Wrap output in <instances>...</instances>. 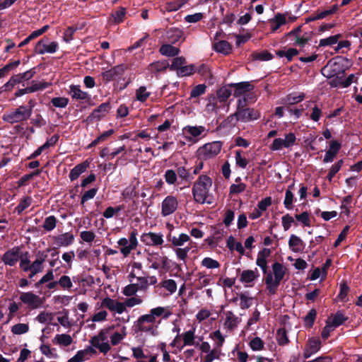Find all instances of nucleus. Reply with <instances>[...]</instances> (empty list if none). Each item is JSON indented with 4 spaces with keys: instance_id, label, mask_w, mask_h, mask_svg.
<instances>
[{
    "instance_id": "nucleus-21",
    "label": "nucleus",
    "mask_w": 362,
    "mask_h": 362,
    "mask_svg": "<svg viewBox=\"0 0 362 362\" xmlns=\"http://www.w3.org/2000/svg\"><path fill=\"white\" fill-rule=\"evenodd\" d=\"M20 257V249L15 247L6 251L2 256L1 260L5 265L14 266Z\"/></svg>"
},
{
    "instance_id": "nucleus-9",
    "label": "nucleus",
    "mask_w": 362,
    "mask_h": 362,
    "mask_svg": "<svg viewBox=\"0 0 362 362\" xmlns=\"http://www.w3.org/2000/svg\"><path fill=\"white\" fill-rule=\"evenodd\" d=\"M296 141V136L295 134L290 132L288 134H285L284 139L282 138H276L275 139L272 144L270 145L269 148L272 151H281L282 148H289L292 147Z\"/></svg>"
},
{
    "instance_id": "nucleus-12",
    "label": "nucleus",
    "mask_w": 362,
    "mask_h": 362,
    "mask_svg": "<svg viewBox=\"0 0 362 362\" xmlns=\"http://www.w3.org/2000/svg\"><path fill=\"white\" fill-rule=\"evenodd\" d=\"M141 241L146 246L158 247L164 243L161 233L148 232L141 235Z\"/></svg>"
},
{
    "instance_id": "nucleus-31",
    "label": "nucleus",
    "mask_w": 362,
    "mask_h": 362,
    "mask_svg": "<svg viewBox=\"0 0 362 362\" xmlns=\"http://www.w3.org/2000/svg\"><path fill=\"white\" fill-rule=\"evenodd\" d=\"M270 255V250L264 248L262 251L259 252L256 260V264L259 266L263 271L264 273L267 272V258Z\"/></svg>"
},
{
    "instance_id": "nucleus-20",
    "label": "nucleus",
    "mask_w": 362,
    "mask_h": 362,
    "mask_svg": "<svg viewBox=\"0 0 362 362\" xmlns=\"http://www.w3.org/2000/svg\"><path fill=\"white\" fill-rule=\"evenodd\" d=\"M180 336L182 339V346H195L199 345V341H197V337L196 336L195 327H192L189 330L182 332Z\"/></svg>"
},
{
    "instance_id": "nucleus-64",
    "label": "nucleus",
    "mask_w": 362,
    "mask_h": 362,
    "mask_svg": "<svg viewBox=\"0 0 362 362\" xmlns=\"http://www.w3.org/2000/svg\"><path fill=\"white\" fill-rule=\"evenodd\" d=\"M185 64V58L182 57H175L173 59V62L170 66V70L175 71L176 73H177L180 69H181Z\"/></svg>"
},
{
    "instance_id": "nucleus-33",
    "label": "nucleus",
    "mask_w": 362,
    "mask_h": 362,
    "mask_svg": "<svg viewBox=\"0 0 362 362\" xmlns=\"http://www.w3.org/2000/svg\"><path fill=\"white\" fill-rule=\"evenodd\" d=\"M93 351L91 347H88L83 350H79L77 353L68 360L67 362H83L88 360L90 353Z\"/></svg>"
},
{
    "instance_id": "nucleus-15",
    "label": "nucleus",
    "mask_w": 362,
    "mask_h": 362,
    "mask_svg": "<svg viewBox=\"0 0 362 362\" xmlns=\"http://www.w3.org/2000/svg\"><path fill=\"white\" fill-rule=\"evenodd\" d=\"M183 134L185 135L188 141L198 140L199 137L204 132H206L204 126H186L182 129Z\"/></svg>"
},
{
    "instance_id": "nucleus-17",
    "label": "nucleus",
    "mask_w": 362,
    "mask_h": 362,
    "mask_svg": "<svg viewBox=\"0 0 362 362\" xmlns=\"http://www.w3.org/2000/svg\"><path fill=\"white\" fill-rule=\"evenodd\" d=\"M148 259L151 262V267L153 269H164L168 265V258L157 252L151 254Z\"/></svg>"
},
{
    "instance_id": "nucleus-1",
    "label": "nucleus",
    "mask_w": 362,
    "mask_h": 362,
    "mask_svg": "<svg viewBox=\"0 0 362 362\" xmlns=\"http://www.w3.org/2000/svg\"><path fill=\"white\" fill-rule=\"evenodd\" d=\"M171 315L172 311L169 306H158L151 308L148 313L139 316L134 322V326L136 331L156 337L158 334V325L160 324V320H157V318L167 320Z\"/></svg>"
},
{
    "instance_id": "nucleus-62",
    "label": "nucleus",
    "mask_w": 362,
    "mask_h": 362,
    "mask_svg": "<svg viewBox=\"0 0 362 362\" xmlns=\"http://www.w3.org/2000/svg\"><path fill=\"white\" fill-rule=\"evenodd\" d=\"M69 98L66 97H55L52 98L51 103L55 107L64 108L69 104Z\"/></svg>"
},
{
    "instance_id": "nucleus-27",
    "label": "nucleus",
    "mask_w": 362,
    "mask_h": 362,
    "mask_svg": "<svg viewBox=\"0 0 362 362\" xmlns=\"http://www.w3.org/2000/svg\"><path fill=\"white\" fill-rule=\"evenodd\" d=\"M73 341L72 337L68 334H57L52 339V343L60 347L69 346Z\"/></svg>"
},
{
    "instance_id": "nucleus-55",
    "label": "nucleus",
    "mask_w": 362,
    "mask_h": 362,
    "mask_svg": "<svg viewBox=\"0 0 362 362\" xmlns=\"http://www.w3.org/2000/svg\"><path fill=\"white\" fill-rule=\"evenodd\" d=\"M54 318L53 313L47 312V311H42L40 312L37 317H35V320L41 323V324H45V323H50Z\"/></svg>"
},
{
    "instance_id": "nucleus-45",
    "label": "nucleus",
    "mask_w": 362,
    "mask_h": 362,
    "mask_svg": "<svg viewBox=\"0 0 362 362\" xmlns=\"http://www.w3.org/2000/svg\"><path fill=\"white\" fill-rule=\"evenodd\" d=\"M197 276L198 285L200 288L209 285L213 280V278L210 274H206L203 272H198Z\"/></svg>"
},
{
    "instance_id": "nucleus-35",
    "label": "nucleus",
    "mask_w": 362,
    "mask_h": 362,
    "mask_svg": "<svg viewBox=\"0 0 362 362\" xmlns=\"http://www.w3.org/2000/svg\"><path fill=\"white\" fill-rule=\"evenodd\" d=\"M182 36V31L177 28H171L168 30L165 40L170 43L177 42Z\"/></svg>"
},
{
    "instance_id": "nucleus-10",
    "label": "nucleus",
    "mask_w": 362,
    "mask_h": 362,
    "mask_svg": "<svg viewBox=\"0 0 362 362\" xmlns=\"http://www.w3.org/2000/svg\"><path fill=\"white\" fill-rule=\"evenodd\" d=\"M21 301L30 309H36L42 306L44 303L43 298L34 293L23 292L20 296Z\"/></svg>"
},
{
    "instance_id": "nucleus-61",
    "label": "nucleus",
    "mask_w": 362,
    "mask_h": 362,
    "mask_svg": "<svg viewBox=\"0 0 362 362\" xmlns=\"http://www.w3.org/2000/svg\"><path fill=\"white\" fill-rule=\"evenodd\" d=\"M57 226V218L54 216H49L45 218L44 223L42 225L43 228L46 231H52Z\"/></svg>"
},
{
    "instance_id": "nucleus-40",
    "label": "nucleus",
    "mask_w": 362,
    "mask_h": 362,
    "mask_svg": "<svg viewBox=\"0 0 362 362\" xmlns=\"http://www.w3.org/2000/svg\"><path fill=\"white\" fill-rule=\"evenodd\" d=\"M88 168V164L86 163H80L76 165L69 173V178L71 181L77 179L83 173H84Z\"/></svg>"
},
{
    "instance_id": "nucleus-22",
    "label": "nucleus",
    "mask_w": 362,
    "mask_h": 362,
    "mask_svg": "<svg viewBox=\"0 0 362 362\" xmlns=\"http://www.w3.org/2000/svg\"><path fill=\"white\" fill-rule=\"evenodd\" d=\"M321 341L317 338H311L308 340L303 351V357L308 358L320 351Z\"/></svg>"
},
{
    "instance_id": "nucleus-52",
    "label": "nucleus",
    "mask_w": 362,
    "mask_h": 362,
    "mask_svg": "<svg viewBox=\"0 0 362 362\" xmlns=\"http://www.w3.org/2000/svg\"><path fill=\"white\" fill-rule=\"evenodd\" d=\"M33 202V199L30 197H23L18 206L16 207L15 211L21 214L24 210L28 208Z\"/></svg>"
},
{
    "instance_id": "nucleus-5",
    "label": "nucleus",
    "mask_w": 362,
    "mask_h": 362,
    "mask_svg": "<svg viewBox=\"0 0 362 362\" xmlns=\"http://www.w3.org/2000/svg\"><path fill=\"white\" fill-rule=\"evenodd\" d=\"M113 326H110L101 329L98 333L93 336L90 340L91 345L104 354H106L111 349V345L109 342V339L110 332L113 329Z\"/></svg>"
},
{
    "instance_id": "nucleus-49",
    "label": "nucleus",
    "mask_w": 362,
    "mask_h": 362,
    "mask_svg": "<svg viewBox=\"0 0 362 362\" xmlns=\"http://www.w3.org/2000/svg\"><path fill=\"white\" fill-rule=\"evenodd\" d=\"M346 320V317H345L341 313L338 312L332 317L329 318L327 322H328L334 328H337L342 325Z\"/></svg>"
},
{
    "instance_id": "nucleus-25",
    "label": "nucleus",
    "mask_w": 362,
    "mask_h": 362,
    "mask_svg": "<svg viewBox=\"0 0 362 362\" xmlns=\"http://www.w3.org/2000/svg\"><path fill=\"white\" fill-rule=\"evenodd\" d=\"M74 235L67 232L53 237L54 243L58 247H68L74 243Z\"/></svg>"
},
{
    "instance_id": "nucleus-32",
    "label": "nucleus",
    "mask_w": 362,
    "mask_h": 362,
    "mask_svg": "<svg viewBox=\"0 0 362 362\" xmlns=\"http://www.w3.org/2000/svg\"><path fill=\"white\" fill-rule=\"evenodd\" d=\"M69 93L72 98L76 100H88L89 99L88 93L81 90L79 86H70Z\"/></svg>"
},
{
    "instance_id": "nucleus-60",
    "label": "nucleus",
    "mask_w": 362,
    "mask_h": 362,
    "mask_svg": "<svg viewBox=\"0 0 362 362\" xmlns=\"http://www.w3.org/2000/svg\"><path fill=\"white\" fill-rule=\"evenodd\" d=\"M51 83L45 81H33L31 86H28L30 90V93H34L38 90H42L48 88Z\"/></svg>"
},
{
    "instance_id": "nucleus-18",
    "label": "nucleus",
    "mask_w": 362,
    "mask_h": 362,
    "mask_svg": "<svg viewBox=\"0 0 362 362\" xmlns=\"http://www.w3.org/2000/svg\"><path fill=\"white\" fill-rule=\"evenodd\" d=\"M231 86L235 87L233 93L235 97H252L250 91L253 89V86L249 82L233 83Z\"/></svg>"
},
{
    "instance_id": "nucleus-8",
    "label": "nucleus",
    "mask_w": 362,
    "mask_h": 362,
    "mask_svg": "<svg viewBox=\"0 0 362 362\" xmlns=\"http://www.w3.org/2000/svg\"><path fill=\"white\" fill-rule=\"evenodd\" d=\"M136 236L137 232L134 230L131 232L129 240L126 238L118 240L117 244L121 247L120 252L124 257H128L131 252L137 247L139 243Z\"/></svg>"
},
{
    "instance_id": "nucleus-59",
    "label": "nucleus",
    "mask_w": 362,
    "mask_h": 362,
    "mask_svg": "<svg viewBox=\"0 0 362 362\" xmlns=\"http://www.w3.org/2000/svg\"><path fill=\"white\" fill-rule=\"evenodd\" d=\"M210 337L211 339L216 340L214 346L221 349V347L223 346L225 341V337L221 334V331H214L210 334Z\"/></svg>"
},
{
    "instance_id": "nucleus-3",
    "label": "nucleus",
    "mask_w": 362,
    "mask_h": 362,
    "mask_svg": "<svg viewBox=\"0 0 362 362\" xmlns=\"http://www.w3.org/2000/svg\"><path fill=\"white\" fill-rule=\"evenodd\" d=\"M167 240L171 243V247L177 259L185 262L192 246L190 236L182 233L177 235H173L170 233L167 235Z\"/></svg>"
},
{
    "instance_id": "nucleus-47",
    "label": "nucleus",
    "mask_w": 362,
    "mask_h": 362,
    "mask_svg": "<svg viewBox=\"0 0 362 362\" xmlns=\"http://www.w3.org/2000/svg\"><path fill=\"white\" fill-rule=\"evenodd\" d=\"M304 98L305 94L303 93L298 95L290 94L283 99L282 103L284 105H293L301 102Z\"/></svg>"
},
{
    "instance_id": "nucleus-2",
    "label": "nucleus",
    "mask_w": 362,
    "mask_h": 362,
    "mask_svg": "<svg viewBox=\"0 0 362 362\" xmlns=\"http://www.w3.org/2000/svg\"><path fill=\"white\" fill-rule=\"evenodd\" d=\"M212 180L206 175H200L194 182L192 193L194 201L199 204H211V188Z\"/></svg>"
},
{
    "instance_id": "nucleus-23",
    "label": "nucleus",
    "mask_w": 362,
    "mask_h": 362,
    "mask_svg": "<svg viewBox=\"0 0 362 362\" xmlns=\"http://www.w3.org/2000/svg\"><path fill=\"white\" fill-rule=\"evenodd\" d=\"M237 112L240 121L243 122H249L252 120H256L260 117L259 112L253 108L246 107L244 110Z\"/></svg>"
},
{
    "instance_id": "nucleus-38",
    "label": "nucleus",
    "mask_w": 362,
    "mask_h": 362,
    "mask_svg": "<svg viewBox=\"0 0 362 362\" xmlns=\"http://www.w3.org/2000/svg\"><path fill=\"white\" fill-rule=\"evenodd\" d=\"M288 245L292 251L297 252L303 248V242L297 235H291L288 240Z\"/></svg>"
},
{
    "instance_id": "nucleus-7",
    "label": "nucleus",
    "mask_w": 362,
    "mask_h": 362,
    "mask_svg": "<svg viewBox=\"0 0 362 362\" xmlns=\"http://www.w3.org/2000/svg\"><path fill=\"white\" fill-rule=\"evenodd\" d=\"M222 143L213 141L205 144L199 147L197 151V157L200 160H209L215 158L221 151Z\"/></svg>"
},
{
    "instance_id": "nucleus-29",
    "label": "nucleus",
    "mask_w": 362,
    "mask_h": 362,
    "mask_svg": "<svg viewBox=\"0 0 362 362\" xmlns=\"http://www.w3.org/2000/svg\"><path fill=\"white\" fill-rule=\"evenodd\" d=\"M240 300V308L243 310L249 308L253 302V298L250 296L248 292H242L238 294V296L234 298L233 300Z\"/></svg>"
},
{
    "instance_id": "nucleus-19",
    "label": "nucleus",
    "mask_w": 362,
    "mask_h": 362,
    "mask_svg": "<svg viewBox=\"0 0 362 362\" xmlns=\"http://www.w3.org/2000/svg\"><path fill=\"white\" fill-rule=\"evenodd\" d=\"M126 68L127 66L124 64L115 66L110 69L103 71L102 73V76L104 80H105L107 82H109L117 77L121 76L126 70Z\"/></svg>"
},
{
    "instance_id": "nucleus-41",
    "label": "nucleus",
    "mask_w": 362,
    "mask_h": 362,
    "mask_svg": "<svg viewBox=\"0 0 362 362\" xmlns=\"http://www.w3.org/2000/svg\"><path fill=\"white\" fill-rule=\"evenodd\" d=\"M110 105L108 103L101 104L97 109L94 110L90 115L93 119H100L109 110Z\"/></svg>"
},
{
    "instance_id": "nucleus-50",
    "label": "nucleus",
    "mask_w": 362,
    "mask_h": 362,
    "mask_svg": "<svg viewBox=\"0 0 362 362\" xmlns=\"http://www.w3.org/2000/svg\"><path fill=\"white\" fill-rule=\"evenodd\" d=\"M11 331L16 335L26 334L29 331V325L28 323L16 324L11 327Z\"/></svg>"
},
{
    "instance_id": "nucleus-16",
    "label": "nucleus",
    "mask_w": 362,
    "mask_h": 362,
    "mask_svg": "<svg viewBox=\"0 0 362 362\" xmlns=\"http://www.w3.org/2000/svg\"><path fill=\"white\" fill-rule=\"evenodd\" d=\"M258 277L259 272L257 269H247L241 272L239 280L245 287H252Z\"/></svg>"
},
{
    "instance_id": "nucleus-34",
    "label": "nucleus",
    "mask_w": 362,
    "mask_h": 362,
    "mask_svg": "<svg viewBox=\"0 0 362 362\" xmlns=\"http://www.w3.org/2000/svg\"><path fill=\"white\" fill-rule=\"evenodd\" d=\"M127 327L122 326L120 329L119 332H115L111 334L110 332V345L116 346L119 344L127 336Z\"/></svg>"
},
{
    "instance_id": "nucleus-26",
    "label": "nucleus",
    "mask_w": 362,
    "mask_h": 362,
    "mask_svg": "<svg viewBox=\"0 0 362 362\" xmlns=\"http://www.w3.org/2000/svg\"><path fill=\"white\" fill-rule=\"evenodd\" d=\"M309 37L307 35L296 36L294 38L293 45L300 47V52H305L307 50L309 52L310 49L314 50L315 47L311 45H308Z\"/></svg>"
},
{
    "instance_id": "nucleus-24",
    "label": "nucleus",
    "mask_w": 362,
    "mask_h": 362,
    "mask_svg": "<svg viewBox=\"0 0 362 362\" xmlns=\"http://www.w3.org/2000/svg\"><path fill=\"white\" fill-rule=\"evenodd\" d=\"M49 251V250L39 251L36 255V259L29 267V270L34 271L37 273L42 272L43 271V263L47 257V252Z\"/></svg>"
},
{
    "instance_id": "nucleus-28",
    "label": "nucleus",
    "mask_w": 362,
    "mask_h": 362,
    "mask_svg": "<svg viewBox=\"0 0 362 362\" xmlns=\"http://www.w3.org/2000/svg\"><path fill=\"white\" fill-rule=\"evenodd\" d=\"M272 33H275L281 26L286 23L285 14L277 13L274 17L269 20Z\"/></svg>"
},
{
    "instance_id": "nucleus-46",
    "label": "nucleus",
    "mask_w": 362,
    "mask_h": 362,
    "mask_svg": "<svg viewBox=\"0 0 362 362\" xmlns=\"http://www.w3.org/2000/svg\"><path fill=\"white\" fill-rule=\"evenodd\" d=\"M168 67V63L166 61H158L150 64L148 66L149 71L152 73L160 72L165 70Z\"/></svg>"
},
{
    "instance_id": "nucleus-48",
    "label": "nucleus",
    "mask_w": 362,
    "mask_h": 362,
    "mask_svg": "<svg viewBox=\"0 0 362 362\" xmlns=\"http://www.w3.org/2000/svg\"><path fill=\"white\" fill-rule=\"evenodd\" d=\"M293 187V185L288 186V189L285 193V198L284 201V204L286 209L291 210L293 209V203L294 199V194H293L291 189Z\"/></svg>"
},
{
    "instance_id": "nucleus-53",
    "label": "nucleus",
    "mask_w": 362,
    "mask_h": 362,
    "mask_svg": "<svg viewBox=\"0 0 362 362\" xmlns=\"http://www.w3.org/2000/svg\"><path fill=\"white\" fill-rule=\"evenodd\" d=\"M221 355V349L214 346L204 356V362H212L214 360L219 359Z\"/></svg>"
},
{
    "instance_id": "nucleus-51",
    "label": "nucleus",
    "mask_w": 362,
    "mask_h": 362,
    "mask_svg": "<svg viewBox=\"0 0 362 362\" xmlns=\"http://www.w3.org/2000/svg\"><path fill=\"white\" fill-rule=\"evenodd\" d=\"M141 291L139 286L136 284V283L131 282V284L127 285L122 288V293L124 296H136V293Z\"/></svg>"
},
{
    "instance_id": "nucleus-58",
    "label": "nucleus",
    "mask_w": 362,
    "mask_h": 362,
    "mask_svg": "<svg viewBox=\"0 0 362 362\" xmlns=\"http://www.w3.org/2000/svg\"><path fill=\"white\" fill-rule=\"evenodd\" d=\"M139 184L137 181L136 184H132L126 187L122 192V196L124 198L132 199L137 195L136 187Z\"/></svg>"
},
{
    "instance_id": "nucleus-44",
    "label": "nucleus",
    "mask_w": 362,
    "mask_h": 362,
    "mask_svg": "<svg viewBox=\"0 0 362 362\" xmlns=\"http://www.w3.org/2000/svg\"><path fill=\"white\" fill-rule=\"evenodd\" d=\"M273 269V276L276 278V279L281 281L286 274V268L283 266V264L275 262L272 266Z\"/></svg>"
},
{
    "instance_id": "nucleus-37",
    "label": "nucleus",
    "mask_w": 362,
    "mask_h": 362,
    "mask_svg": "<svg viewBox=\"0 0 362 362\" xmlns=\"http://www.w3.org/2000/svg\"><path fill=\"white\" fill-rule=\"evenodd\" d=\"M40 351L46 357L48 358H57L59 357L58 354L57 353V350L55 348H52L50 345L45 343H42L40 346Z\"/></svg>"
},
{
    "instance_id": "nucleus-57",
    "label": "nucleus",
    "mask_w": 362,
    "mask_h": 362,
    "mask_svg": "<svg viewBox=\"0 0 362 362\" xmlns=\"http://www.w3.org/2000/svg\"><path fill=\"white\" fill-rule=\"evenodd\" d=\"M201 266L209 269H218L220 263L211 257H204L201 262Z\"/></svg>"
},
{
    "instance_id": "nucleus-6",
    "label": "nucleus",
    "mask_w": 362,
    "mask_h": 362,
    "mask_svg": "<svg viewBox=\"0 0 362 362\" xmlns=\"http://www.w3.org/2000/svg\"><path fill=\"white\" fill-rule=\"evenodd\" d=\"M31 116V108L21 105L18 108L5 113L2 119L8 123L13 124L28 120Z\"/></svg>"
},
{
    "instance_id": "nucleus-63",
    "label": "nucleus",
    "mask_w": 362,
    "mask_h": 362,
    "mask_svg": "<svg viewBox=\"0 0 362 362\" xmlns=\"http://www.w3.org/2000/svg\"><path fill=\"white\" fill-rule=\"evenodd\" d=\"M195 72V68L194 65L186 64L178 71L177 75L180 77L189 76Z\"/></svg>"
},
{
    "instance_id": "nucleus-13",
    "label": "nucleus",
    "mask_w": 362,
    "mask_h": 362,
    "mask_svg": "<svg viewBox=\"0 0 362 362\" xmlns=\"http://www.w3.org/2000/svg\"><path fill=\"white\" fill-rule=\"evenodd\" d=\"M178 207L177 199L173 196H167L161 203V211L162 216L166 217L176 211Z\"/></svg>"
},
{
    "instance_id": "nucleus-36",
    "label": "nucleus",
    "mask_w": 362,
    "mask_h": 362,
    "mask_svg": "<svg viewBox=\"0 0 362 362\" xmlns=\"http://www.w3.org/2000/svg\"><path fill=\"white\" fill-rule=\"evenodd\" d=\"M280 282L281 281L276 279V278H274L271 273L267 274L265 279V284L267 286V289L269 291V293L270 294L272 295L276 293V289L280 284Z\"/></svg>"
},
{
    "instance_id": "nucleus-39",
    "label": "nucleus",
    "mask_w": 362,
    "mask_h": 362,
    "mask_svg": "<svg viewBox=\"0 0 362 362\" xmlns=\"http://www.w3.org/2000/svg\"><path fill=\"white\" fill-rule=\"evenodd\" d=\"M160 53L166 57H175L179 54V49L169 44L163 45L159 49Z\"/></svg>"
},
{
    "instance_id": "nucleus-43",
    "label": "nucleus",
    "mask_w": 362,
    "mask_h": 362,
    "mask_svg": "<svg viewBox=\"0 0 362 362\" xmlns=\"http://www.w3.org/2000/svg\"><path fill=\"white\" fill-rule=\"evenodd\" d=\"M214 48L216 52L223 54H229L231 50V47L230 44L225 40H221L216 42L214 45Z\"/></svg>"
},
{
    "instance_id": "nucleus-56",
    "label": "nucleus",
    "mask_w": 362,
    "mask_h": 362,
    "mask_svg": "<svg viewBox=\"0 0 362 362\" xmlns=\"http://www.w3.org/2000/svg\"><path fill=\"white\" fill-rule=\"evenodd\" d=\"M136 98L141 103L145 102L151 95V93L147 91L145 86H140L136 90Z\"/></svg>"
},
{
    "instance_id": "nucleus-30",
    "label": "nucleus",
    "mask_w": 362,
    "mask_h": 362,
    "mask_svg": "<svg viewBox=\"0 0 362 362\" xmlns=\"http://www.w3.org/2000/svg\"><path fill=\"white\" fill-rule=\"evenodd\" d=\"M131 271L128 275V279L130 282H133L140 276H142L144 272L143 270V265L141 262H134L130 264Z\"/></svg>"
},
{
    "instance_id": "nucleus-11",
    "label": "nucleus",
    "mask_w": 362,
    "mask_h": 362,
    "mask_svg": "<svg viewBox=\"0 0 362 362\" xmlns=\"http://www.w3.org/2000/svg\"><path fill=\"white\" fill-rule=\"evenodd\" d=\"M59 48L57 42H49L48 39H42L39 40L35 47V52L38 54H53L55 53Z\"/></svg>"
},
{
    "instance_id": "nucleus-14",
    "label": "nucleus",
    "mask_w": 362,
    "mask_h": 362,
    "mask_svg": "<svg viewBox=\"0 0 362 362\" xmlns=\"http://www.w3.org/2000/svg\"><path fill=\"white\" fill-rule=\"evenodd\" d=\"M223 327L229 331L234 330L241 322V319L233 311H226L223 313Z\"/></svg>"
},
{
    "instance_id": "nucleus-42",
    "label": "nucleus",
    "mask_w": 362,
    "mask_h": 362,
    "mask_svg": "<svg viewBox=\"0 0 362 362\" xmlns=\"http://www.w3.org/2000/svg\"><path fill=\"white\" fill-rule=\"evenodd\" d=\"M159 286L168 291V295H173L177 291V284L173 279L163 280L160 282Z\"/></svg>"
},
{
    "instance_id": "nucleus-54",
    "label": "nucleus",
    "mask_w": 362,
    "mask_h": 362,
    "mask_svg": "<svg viewBox=\"0 0 362 362\" xmlns=\"http://www.w3.org/2000/svg\"><path fill=\"white\" fill-rule=\"evenodd\" d=\"M276 339L280 346H285L289 342L286 331L284 328H280L277 330Z\"/></svg>"
},
{
    "instance_id": "nucleus-4",
    "label": "nucleus",
    "mask_w": 362,
    "mask_h": 362,
    "mask_svg": "<svg viewBox=\"0 0 362 362\" xmlns=\"http://www.w3.org/2000/svg\"><path fill=\"white\" fill-rule=\"evenodd\" d=\"M124 302H120L110 297L103 298L101 301V307L108 309L110 312L117 314H122L127 311V308H133L140 305L144 300L139 296H128Z\"/></svg>"
}]
</instances>
